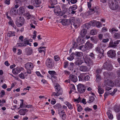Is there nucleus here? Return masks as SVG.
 <instances>
[{
  "label": "nucleus",
  "instance_id": "61",
  "mask_svg": "<svg viewBox=\"0 0 120 120\" xmlns=\"http://www.w3.org/2000/svg\"><path fill=\"white\" fill-rule=\"evenodd\" d=\"M51 4V5H49V6L48 7L49 8H54V9L55 8L56 9V8L55 7V6H54V5L55 4H52L51 3H50Z\"/></svg>",
  "mask_w": 120,
  "mask_h": 120
},
{
  "label": "nucleus",
  "instance_id": "46",
  "mask_svg": "<svg viewBox=\"0 0 120 120\" xmlns=\"http://www.w3.org/2000/svg\"><path fill=\"white\" fill-rule=\"evenodd\" d=\"M81 99V98H80V97L79 96L77 99L75 98L74 99V101L75 102H76L77 103H79Z\"/></svg>",
  "mask_w": 120,
  "mask_h": 120
},
{
  "label": "nucleus",
  "instance_id": "38",
  "mask_svg": "<svg viewBox=\"0 0 120 120\" xmlns=\"http://www.w3.org/2000/svg\"><path fill=\"white\" fill-rule=\"evenodd\" d=\"M109 31L112 34H113L115 32V31H118V30L115 28H112L111 29H109Z\"/></svg>",
  "mask_w": 120,
  "mask_h": 120
},
{
  "label": "nucleus",
  "instance_id": "43",
  "mask_svg": "<svg viewBox=\"0 0 120 120\" xmlns=\"http://www.w3.org/2000/svg\"><path fill=\"white\" fill-rule=\"evenodd\" d=\"M82 63L80 59H79L76 62L75 64L77 65H80Z\"/></svg>",
  "mask_w": 120,
  "mask_h": 120
},
{
  "label": "nucleus",
  "instance_id": "41",
  "mask_svg": "<svg viewBox=\"0 0 120 120\" xmlns=\"http://www.w3.org/2000/svg\"><path fill=\"white\" fill-rule=\"evenodd\" d=\"M48 72L51 76L53 75H56V72L54 71L49 70L48 71Z\"/></svg>",
  "mask_w": 120,
  "mask_h": 120
},
{
  "label": "nucleus",
  "instance_id": "16",
  "mask_svg": "<svg viewBox=\"0 0 120 120\" xmlns=\"http://www.w3.org/2000/svg\"><path fill=\"white\" fill-rule=\"evenodd\" d=\"M85 74L84 73L80 74L78 76L79 81H84Z\"/></svg>",
  "mask_w": 120,
  "mask_h": 120
},
{
  "label": "nucleus",
  "instance_id": "49",
  "mask_svg": "<svg viewBox=\"0 0 120 120\" xmlns=\"http://www.w3.org/2000/svg\"><path fill=\"white\" fill-rule=\"evenodd\" d=\"M26 18L27 19H30L31 17V15H30L29 13H27L26 14Z\"/></svg>",
  "mask_w": 120,
  "mask_h": 120
},
{
  "label": "nucleus",
  "instance_id": "27",
  "mask_svg": "<svg viewBox=\"0 0 120 120\" xmlns=\"http://www.w3.org/2000/svg\"><path fill=\"white\" fill-rule=\"evenodd\" d=\"M55 88L56 91H59L60 92L61 88L59 85L57 83L55 86Z\"/></svg>",
  "mask_w": 120,
  "mask_h": 120
},
{
  "label": "nucleus",
  "instance_id": "53",
  "mask_svg": "<svg viewBox=\"0 0 120 120\" xmlns=\"http://www.w3.org/2000/svg\"><path fill=\"white\" fill-rule=\"evenodd\" d=\"M109 45L110 47H112L115 48L116 46V45H115L114 43V42H111L110 43Z\"/></svg>",
  "mask_w": 120,
  "mask_h": 120
},
{
  "label": "nucleus",
  "instance_id": "37",
  "mask_svg": "<svg viewBox=\"0 0 120 120\" xmlns=\"http://www.w3.org/2000/svg\"><path fill=\"white\" fill-rule=\"evenodd\" d=\"M116 39L120 38V34L118 33H115L113 36Z\"/></svg>",
  "mask_w": 120,
  "mask_h": 120
},
{
  "label": "nucleus",
  "instance_id": "17",
  "mask_svg": "<svg viewBox=\"0 0 120 120\" xmlns=\"http://www.w3.org/2000/svg\"><path fill=\"white\" fill-rule=\"evenodd\" d=\"M77 40L78 42L80 44L84 43L85 41V40L82 37L79 38L77 39Z\"/></svg>",
  "mask_w": 120,
  "mask_h": 120
},
{
  "label": "nucleus",
  "instance_id": "1",
  "mask_svg": "<svg viewBox=\"0 0 120 120\" xmlns=\"http://www.w3.org/2000/svg\"><path fill=\"white\" fill-rule=\"evenodd\" d=\"M87 6L89 10L86 13V14L88 15H91L95 13L98 14L99 13V8L98 6L95 7H91V1L87 2Z\"/></svg>",
  "mask_w": 120,
  "mask_h": 120
},
{
  "label": "nucleus",
  "instance_id": "34",
  "mask_svg": "<svg viewBox=\"0 0 120 120\" xmlns=\"http://www.w3.org/2000/svg\"><path fill=\"white\" fill-rule=\"evenodd\" d=\"M100 45H98L95 48V49L96 52L98 53H101V52L100 50Z\"/></svg>",
  "mask_w": 120,
  "mask_h": 120
},
{
  "label": "nucleus",
  "instance_id": "52",
  "mask_svg": "<svg viewBox=\"0 0 120 120\" xmlns=\"http://www.w3.org/2000/svg\"><path fill=\"white\" fill-rule=\"evenodd\" d=\"M89 99V103L93 102L95 99L94 98L93 96L90 97Z\"/></svg>",
  "mask_w": 120,
  "mask_h": 120
},
{
  "label": "nucleus",
  "instance_id": "35",
  "mask_svg": "<svg viewBox=\"0 0 120 120\" xmlns=\"http://www.w3.org/2000/svg\"><path fill=\"white\" fill-rule=\"evenodd\" d=\"M74 53H72L71 55L69 57H68L67 59L70 60L71 61L72 60L74 59Z\"/></svg>",
  "mask_w": 120,
  "mask_h": 120
},
{
  "label": "nucleus",
  "instance_id": "22",
  "mask_svg": "<svg viewBox=\"0 0 120 120\" xmlns=\"http://www.w3.org/2000/svg\"><path fill=\"white\" fill-rule=\"evenodd\" d=\"M86 44L88 47V49H92L94 47L93 45L89 41H87Z\"/></svg>",
  "mask_w": 120,
  "mask_h": 120
},
{
  "label": "nucleus",
  "instance_id": "23",
  "mask_svg": "<svg viewBox=\"0 0 120 120\" xmlns=\"http://www.w3.org/2000/svg\"><path fill=\"white\" fill-rule=\"evenodd\" d=\"M56 92H53L52 95V96H56L58 97L60 95L62 94V93L61 92L57 91Z\"/></svg>",
  "mask_w": 120,
  "mask_h": 120
},
{
  "label": "nucleus",
  "instance_id": "44",
  "mask_svg": "<svg viewBox=\"0 0 120 120\" xmlns=\"http://www.w3.org/2000/svg\"><path fill=\"white\" fill-rule=\"evenodd\" d=\"M5 92L4 90H2L1 91L0 93V98H2L4 95Z\"/></svg>",
  "mask_w": 120,
  "mask_h": 120
},
{
  "label": "nucleus",
  "instance_id": "5",
  "mask_svg": "<svg viewBox=\"0 0 120 120\" xmlns=\"http://www.w3.org/2000/svg\"><path fill=\"white\" fill-rule=\"evenodd\" d=\"M77 89L79 92L80 93L84 92L86 90V87L84 85L79 84L77 86Z\"/></svg>",
  "mask_w": 120,
  "mask_h": 120
},
{
  "label": "nucleus",
  "instance_id": "39",
  "mask_svg": "<svg viewBox=\"0 0 120 120\" xmlns=\"http://www.w3.org/2000/svg\"><path fill=\"white\" fill-rule=\"evenodd\" d=\"M90 25L89 23H86L84 25L83 28L84 29H86V30L87 29H88L89 28H90Z\"/></svg>",
  "mask_w": 120,
  "mask_h": 120
},
{
  "label": "nucleus",
  "instance_id": "36",
  "mask_svg": "<svg viewBox=\"0 0 120 120\" xmlns=\"http://www.w3.org/2000/svg\"><path fill=\"white\" fill-rule=\"evenodd\" d=\"M97 33V32L95 29H93L90 32V34L92 35H95Z\"/></svg>",
  "mask_w": 120,
  "mask_h": 120
},
{
  "label": "nucleus",
  "instance_id": "62",
  "mask_svg": "<svg viewBox=\"0 0 120 120\" xmlns=\"http://www.w3.org/2000/svg\"><path fill=\"white\" fill-rule=\"evenodd\" d=\"M38 50L39 51V52L41 53L42 52H43L44 53H45V49L44 50H42L41 49H38Z\"/></svg>",
  "mask_w": 120,
  "mask_h": 120
},
{
  "label": "nucleus",
  "instance_id": "60",
  "mask_svg": "<svg viewBox=\"0 0 120 120\" xmlns=\"http://www.w3.org/2000/svg\"><path fill=\"white\" fill-rule=\"evenodd\" d=\"M36 33L37 32L35 30H34V31L33 34L34 35L33 36V38L34 39H35L36 37Z\"/></svg>",
  "mask_w": 120,
  "mask_h": 120
},
{
  "label": "nucleus",
  "instance_id": "31",
  "mask_svg": "<svg viewBox=\"0 0 120 120\" xmlns=\"http://www.w3.org/2000/svg\"><path fill=\"white\" fill-rule=\"evenodd\" d=\"M61 8L63 11L64 12H66L67 11L68 8L67 6L64 4L62 5Z\"/></svg>",
  "mask_w": 120,
  "mask_h": 120
},
{
  "label": "nucleus",
  "instance_id": "10",
  "mask_svg": "<svg viewBox=\"0 0 120 120\" xmlns=\"http://www.w3.org/2000/svg\"><path fill=\"white\" fill-rule=\"evenodd\" d=\"M69 79L71 81L74 82H77L78 80L76 76L71 74L69 75Z\"/></svg>",
  "mask_w": 120,
  "mask_h": 120
},
{
  "label": "nucleus",
  "instance_id": "11",
  "mask_svg": "<svg viewBox=\"0 0 120 120\" xmlns=\"http://www.w3.org/2000/svg\"><path fill=\"white\" fill-rule=\"evenodd\" d=\"M80 21L79 19V18H77L76 20H74V22H73V23H71V24H72L75 28H76L79 26Z\"/></svg>",
  "mask_w": 120,
  "mask_h": 120
},
{
  "label": "nucleus",
  "instance_id": "29",
  "mask_svg": "<svg viewBox=\"0 0 120 120\" xmlns=\"http://www.w3.org/2000/svg\"><path fill=\"white\" fill-rule=\"evenodd\" d=\"M77 6L76 5H74L72 6H71L69 8L70 11H71L72 10H75L77 9Z\"/></svg>",
  "mask_w": 120,
  "mask_h": 120
},
{
  "label": "nucleus",
  "instance_id": "58",
  "mask_svg": "<svg viewBox=\"0 0 120 120\" xmlns=\"http://www.w3.org/2000/svg\"><path fill=\"white\" fill-rule=\"evenodd\" d=\"M90 25V26H95V23L94 22H90L89 23Z\"/></svg>",
  "mask_w": 120,
  "mask_h": 120
},
{
  "label": "nucleus",
  "instance_id": "9",
  "mask_svg": "<svg viewBox=\"0 0 120 120\" xmlns=\"http://www.w3.org/2000/svg\"><path fill=\"white\" fill-rule=\"evenodd\" d=\"M108 56L112 58H114L116 56L115 52L113 50H110L107 52Z\"/></svg>",
  "mask_w": 120,
  "mask_h": 120
},
{
  "label": "nucleus",
  "instance_id": "20",
  "mask_svg": "<svg viewBox=\"0 0 120 120\" xmlns=\"http://www.w3.org/2000/svg\"><path fill=\"white\" fill-rule=\"evenodd\" d=\"M10 14L11 15H15L16 14V10L14 8H12L10 11Z\"/></svg>",
  "mask_w": 120,
  "mask_h": 120
},
{
  "label": "nucleus",
  "instance_id": "26",
  "mask_svg": "<svg viewBox=\"0 0 120 120\" xmlns=\"http://www.w3.org/2000/svg\"><path fill=\"white\" fill-rule=\"evenodd\" d=\"M87 30L86 29H83L81 31L80 35L82 37H83L85 36Z\"/></svg>",
  "mask_w": 120,
  "mask_h": 120
},
{
  "label": "nucleus",
  "instance_id": "21",
  "mask_svg": "<svg viewBox=\"0 0 120 120\" xmlns=\"http://www.w3.org/2000/svg\"><path fill=\"white\" fill-rule=\"evenodd\" d=\"M54 11L55 13H57V14L58 15H59L60 16H62L64 14V13L63 12L61 11H57L55 8L54 9Z\"/></svg>",
  "mask_w": 120,
  "mask_h": 120
},
{
  "label": "nucleus",
  "instance_id": "14",
  "mask_svg": "<svg viewBox=\"0 0 120 120\" xmlns=\"http://www.w3.org/2000/svg\"><path fill=\"white\" fill-rule=\"evenodd\" d=\"M21 71L20 68L18 67L13 69L12 72L14 74H17L19 73Z\"/></svg>",
  "mask_w": 120,
  "mask_h": 120
},
{
  "label": "nucleus",
  "instance_id": "64",
  "mask_svg": "<svg viewBox=\"0 0 120 120\" xmlns=\"http://www.w3.org/2000/svg\"><path fill=\"white\" fill-rule=\"evenodd\" d=\"M116 83H118L119 85H120V79L119 78H118L116 80Z\"/></svg>",
  "mask_w": 120,
  "mask_h": 120
},
{
  "label": "nucleus",
  "instance_id": "7",
  "mask_svg": "<svg viewBox=\"0 0 120 120\" xmlns=\"http://www.w3.org/2000/svg\"><path fill=\"white\" fill-rule=\"evenodd\" d=\"M102 68L103 69L108 70H111L112 68L111 64L109 62H107L104 64Z\"/></svg>",
  "mask_w": 120,
  "mask_h": 120
},
{
  "label": "nucleus",
  "instance_id": "54",
  "mask_svg": "<svg viewBox=\"0 0 120 120\" xmlns=\"http://www.w3.org/2000/svg\"><path fill=\"white\" fill-rule=\"evenodd\" d=\"M84 78V81H88L90 77V76L88 75H86V74H85Z\"/></svg>",
  "mask_w": 120,
  "mask_h": 120
},
{
  "label": "nucleus",
  "instance_id": "13",
  "mask_svg": "<svg viewBox=\"0 0 120 120\" xmlns=\"http://www.w3.org/2000/svg\"><path fill=\"white\" fill-rule=\"evenodd\" d=\"M25 52L27 55H30L33 53V50L31 48H26L25 49Z\"/></svg>",
  "mask_w": 120,
  "mask_h": 120
},
{
  "label": "nucleus",
  "instance_id": "45",
  "mask_svg": "<svg viewBox=\"0 0 120 120\" xmlns=\"http://www.w3.org/2000/svg\"><path fill=\"white\" fill-rule=\"evenodd\" d=\"M98 93L100 94H102L104 93V90L102 88H100L98 89Z\"/></svg>",
  "mask_w": 120,
  "mask_h": 120
},
{
  "label": "nucleus",
  "instance_id": "40",
  "mask_svg": "<svg viewBox=\"0 0 120 120\" xmlns=\"http://www.w3.org/2000/svg\"><path fill=\"white\" fill-rule=\"evenodd\" d=\"M107 114L109 119H112L113 118V115L110 112H107Z\"/></svg>",
  "mask_w": 120,
  "mask_h": 120
},
{
  "label": "nucleus",
  "instance_id": "15",
  "mask_svg": "<svg viewBox=\"0 0 120 120\" xmlns=\"http://www.w3.org/2000/svg\"><path fill=\"white\" fill-rule=\"evenodd\" d=\"M70 20L69 19H64L62 21V23L63 25H65L71 23Z\"/></svg>",
  "mask_w": 120,
  "mask_h": 120
},
{
  "label": "nucleus",
  "instance_id": "12",
  "mask_svg": "<svg viewBox=\"0 0 120 120\" xmlns=\"http://www.w3.org/2000/svg\"><path fill=\"white\" fill-rule=\"evenodd\" d=\"M25 67L26 69H33L34 67L33 63L31 62H28L25 64Z\"/></svg>",
  "mask_w": 120,
  "mask_h": 120
},
{
  "label": "nucleus",
  "instance_id": "33",
  "mask_svg": "<svg viewBox=\"0 0 120 120\" xmlns=\"http://www.w3.org/2000/svg\"><path fill=\"white\" fill-rule=\"evenodd\" d=\"M108 85L110 86H113L114 85V83L111 80H107Z\"/></svg>",
  "mask_w": 120,
  "mask_h": 120
},
{
  "label": "nucleus",
  "instance_id": "55",
  "mask_svg": "<svg viewBox=\"0 0 120 120\" xmlns=\"http://www.w3.org/2000/svg\"><path fill=\"white\" fill-rule=\"evenodd\" d=\"M70 89H71L73 90H75L76 89H75V85L73 84H71L70 86Z\"/></svg>",
  "mask_w": 120,
  "mask_h": 120
},
{
  "label": "nucleus",
  "instance_id": "51",
  "mask_svg": "<svg viewBox=\"0 0 120 120\" xmlns=\"http://www.w3.org/2000/svg\"><path fill=\"white\" fill-rule=\"evenodd\" d=\"M96 26L97 27L99 28L102 26V24L101 22H97L96 23Z\"/></svg>",
  "mask_w": 120,
  "mask_h": 120
},
{
  "label": "nucleus",
  "instance_id": "2",
  "mask_svg": "<svg viewBox=\"0 0 120 120\" xmlns=\"http://www.w3.org/2000/svg\"><path fill=\"white\" fill-rule=\"evenodd\" d=\"M46 66L48 68H52L54 65V62L53 59L52 58H48L45 62Z\"/></svg>",
  "mask_w": 120,
  "mask_h": 120
},
{
  "label": "nucleus",
  "instance_id": "56",
  "mask_svg": "<svg viewBox=\"0 0 120 120\" xmlns=\"http://www.w3.org/2000/svg\"><path fill=\"white\" fill-rule=\"evenodd\" d=\"M51 3L54 4H57V0H50Z\"/></svg>",
  "mask_w": 120,
  "mask_h": 120
},
{
  "label": "nucleus",
  "instance_id": "19",
  "mask_svg": "<svg viewBox=\"0 0 120 120\" xmlns=\"http://www.w3.org/2000/svg\"><path fill=\"white\" fill-rule=\"evenodd\" d=\"M27 111V109H22L19 111V112L20 115H24Z\"/></svg>",
  "mask_w": 120,
  "mask_h": 120
},
{
  "label": "nucleus",
  "instance_id": "42",
  "mask_svg": "<svg viewBox=\"0 0 120 120\" xmlns=\"http://www.w3.org/2000/svg\"><path fill=\"white\" fill-rule=\"evenodd\" d=\"M78 107L77 110L78 112H80L83 109L82 107L80 105H77Z\"/></svg>",
  "mask_w": 120,
  "mask_h": 120
},
{
  "label": "nucleus",
  "instance_id": "8",
  "mask_svg": "<svg viewBox=\"0 0 120 120\" xmlns=\"http://www.w3.org/2000/svg\"><path fill=\"white\" fill-rule=\"evenodd\" d=\"M58 113L60 117L63 120H65L66 119V116L65 112L63 110L58 111Z\"/></svg>",
  "mask_w": 120,
  "mask_h": 120
},
{
  "label": "nucleus",
  "instance_id": "3",
  "mask_svg": "<svg viewBox=\"0 0 120 120\" xmlns=\"http://www.w3.org/2000/svg\"><path fill=\"white\" fill-rule=\"evenodd\" d=\"M109 4L110 8L113 10L117 9L118 7V4L115 0H109Z\"/></svg>",
  "mask_w": 120,
  "mask_h": 120
},
{
  "label": "nucleus",
  "instance_id": "59",
  "mask_svg": "<svg viewBox=\"0 0 120 120\" xmlns=\"http://www.w3.org/2000/svg\"><path fill=\"white\" fill-rule=\"evenodd\" d=\"M19 76L20 78L22 79H24V74L22 73H21L19 75Z\"/></svg>",
  "mask_w": 120,
  "mask_h": 120
},
{
  "label": "nucleus",
  "instance_id": "6",
  "mask_svg": "<svg viewBox=\"0 0 120 120\" xmlns=\"http://www.w3.org/2000/svg\"><path fill=\"white\" fill-rule=\"evenodd\" d=\"M25 20L22 17L20 16L18 19V20L16 22L17 26L19 27L22 26L24 24Z\"/></svg>",
  "mask_w": 120,
  "mask_h": 120
},
{
  "label": "nucleus",
  "instance_id": "63",
  "mask_svg": "<svg viewBox=\"0 0 120 120\" xmlns=\"http://www.w3.org/2000/svg\"><path fill=\"white\" fill-rule=\"evenodd\" d=\"M103 75H104L105 77L106 78L109 77V74L107 73L106 72H104L103 73Z\"/></svg>",
  "mask_w": 120,
  "mask_h": 120
},
{
  "label": "nucleus",
  "instance_id": "25",
  "mask_svg": "<svg viewBox=\"0 0 120 120\" xmlns=\"http://www.w3.org/2000/svg\"><path fill=\"white\" fill-rule=\"evenodd\" d=\"M80 49L83 51H85L88 49V47L86 45H85L80 46Z\"/></svg>",
  "mask_w": 120,
  "mask_h": 120
},
{
  "label": "nucleus",
  "instance_id": "32",
  "mask_svg": "<svg viewBox=\"0 0 120 120\" xmlns=\"http://www.w3.org/2000/svg\"><path fill=\"white\" fill-rule=\"evenodd\" d=\"M19 12L20 13L22 14L25 12V10L23 7H21L19 8L18 10Z\"/></svg>",
  "mask_w": 120,
  "mask_h": 120
},
{
  "label": "nucleus",
  "instance_id": "57",
  "mask_svg": "<svg viewBox=\"0 0 120 120\" xmlns=\"http://www.w3.org/2000/svg\"><path fill=\"white\" fill-rule=\"evenodd\" d=\"M68 65V61H66L64 62V68H67Z\"/></svg>",
  "mask_w": 120,
  "mask_h": 120
},
{
  "label": "nucleus",
  "instance_id": "48",
  "mask_svg": "<svg viewBox=\"0 0 120 120\" xmlns=\"http://www.w3.org/2000/svg\"><path fill=\"white\" fill-rule=\"evenodd\" d=\"M29 42L28 41H26L24 42V43H22L23 46H25L27 45H29Z\"/></svg>",
  "mask_w": 120,
  "mask_h": 120
},
{
  "label": "nucleus",
  "instance_id": "4",
  "mask_svg": "<svg viewBox=\"0 0 120 120\" xmlns=\"http://www.w3.org/2000/svg\"><path fill=\"white\" fill-rule=\"evenodd\" d=\"M83 58L85 62L88 66H90L93 65L92 60L90 59L88 56L86 55H84L83 56Z\"/></svg>",
  "mask_w": 120,
  "mask_h": 120
},
{
  "label": "nucleus",
  "instance_id": "24",
  "mask_svg": "<svg viewBox=\"0 0 120 120\" xmlns=\"http://www.w3.org/2000/svg\"><path fill=\"white\" fill-rule=\"evenodd\" d=\"M15 32L14 31H9L7 34V36L9 37L15 36Z\"/></svg>",
  "mask_w": 120,
  "mask_h": 120
},
{
  "label": "nucleus",
  "instance_id": "18",
  "mask_svg": "<svg viewBox=\"0 0 120 120\" xmlns=\"http://www.w3.org/2000/svg\"><path fill=\"white\" fill-rule=\"evenodd\" d=\"M79 70L82 72H86L87 70V68L86 66H82L80 67L79 68Z\"/></svg>",
  "mask_w": 120,
  "mask_h": 120
},
{
  "label": "nucleus",
  "instance_id": "47",
  "mask_svg": "<svg viewBox=\"0 0 120 120\" xmlns=\"http://www.w3.org/2000/svg\"><path fill=\"white\" fill-rule=\"evenodd\" d=\"M96 77L97 81H99L101 79V77L100 75L99 74H97L96 75Z\"/></svg>",
  "mask_w": 120,
  "mask_h": 120
},
{
  "label": "nucleus",
  "instance_id": "30",
  "mask_svg": "<svg viewBox=\"0 0 120 120\" xmlns=\"http://www.w3.org/2000/svg\"><path fill=\"white\" fill-rule=\"evenodd\" d=\"M74 53V55L78 57H81L82 56V53L80 52H76Z\"/></svg>",
  "mask_w": 120,
  "mask_h": 120
},
{
  "label": "nucleus",
  "instance_id": "50",
  "mask_svg": "<svg viewBox=\"0 0 120 120\" xmlns=\"http://www.w3.org/2000/svg\"><path fill=\"white\" fill-rule=\"evenodd\" d=\"M54 59L56 61H58L60 60V58L59 56L58 55H56L54 56Z\"/></svg>",
  "mask_w": 120,
  "mask_h": 120
},
{
  "label": "nucleus",
  "instance_id": "28",
  "mask_svg": "<svg viewBox=\"0 0 120 120\" xmlns=\"http://www.w3.org/2000/svg\"><path fill=\"white\" fill-rule=\"evenodd\" d=\"M65 104L67 105L69 109L71 110L73 109V107L72 105L69 102L66 101L65 102Z\"/></svg>",
  "mask_w": 120,
  "mask_h": 120
}]
</instances>
